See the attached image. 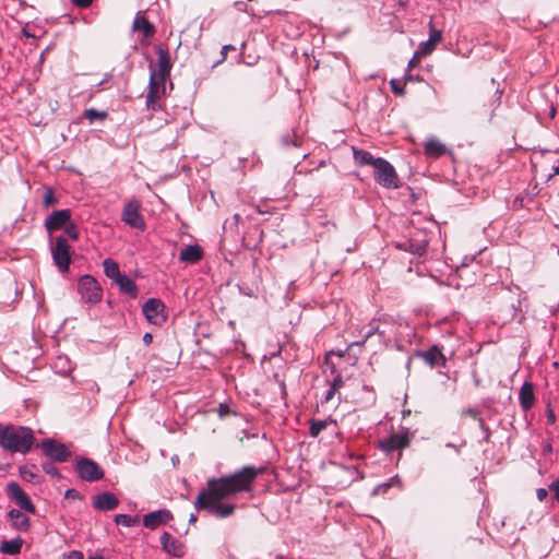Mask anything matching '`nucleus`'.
Instances as JSON below:
<instances>
[{
	"label": "nucleus",
	"mask_w": 559,
	"mask_h": 559,
	"mask_svg": "<svg viewBox=\"0 0 559 559\" xmlns=\"http://www.w3.org/2000/svg\"><path fill=\"white\" fill-rule=\"evenodd\" d=\"M262 471L263 468L248 465L233 474L209 479L206 488L199 492L194 508L206 510L219 519L233 515L236 506L222 503V500L251 492L254 481Z\"/></svg>",
	"instance_id": "f257e3e1"
},
{
	"label": "nucleus",
	"mask_w": 559,
	"mask_h": 559,
	"mask_svg": "<svg viewBox=\"0 0 559 559\" xmlns=\"http://www.w3.org/2000/svg\"><path fill=\"white\" fill-rule=\"evenodd\" d=\"M34 441L33 430L26 426L8 425L0 428V447L11 453H28Z\"/></svg>",
	"instance_id": "f03ea898"
},
{
	"label": "nucleus",
	"mask_w": 559,
	"mask_h": 559,
	"mask_svg": "<svg viewBox=\"0 0 559 559\" xmlns=\"http://www.w3.org/2000/svg\"><path fill=\"white\" fill-rule=\"evenodd\" d=\"M374 169V180L385 189H397L401 186L399 176L394 167L384 158L377 157Z\"/></svg>",
	"instance_id": "7ed1b4c3"
},
{
	"label": "nucleus",
	"mask_w": 559,
	"mask_h": 559,
	"mask_svg": "<svg viewBox=\"0 0 559 559\" xmlns=\"http://www.w3.org/2000/svg\"><path fill=\"white\" fill-rule=\"evenodd\" d=\"M165 82L159 81L157 76V69L153 68V64H150V81H148V91L146 94V108L151 111H158L162 109V104L159 102L160 94L165 93Z\"/></svg>",
	"instance_id": "20e7f679"
},
{
	"label": "nucleus",
	"mask_w": 559,
	"mask_h": 559,
	"mask_svg": "<svg viewBox=\"0 0 559 559\" xmlns=\"http://www.w3.org/2000/svg\"><path fill=\"white\" fill-rule=\"evenodd\" d=\"M78 292L83 301L97 304L102 300L103 290L98 282L88 274L83 275L78 283Z\"/></svg>",
	"instance_id": "39448f33"
},
{
	"label": "nucleus",
	"mask_w": 559,
	"mask_h": 559,
	"mask_svg": "<svg viewBox=\"0 0 559 559\" xmlns=\"http://www.w3.org/2000/svg\"><path fill=\"white\" fill-rule=\"evenodd\" d=\"M74 468L78 476L88 483L100 480L104 477L103 468L88 457L76 459Z\"/></svg>",
	"instance_id": "423d86ee"
},
{
	"label": "nucleus",
	"mask_w": 559,
	"mask_h": 559,
	"mask_svg": "<svg viewBox=\"0 0 559 559\" xmlns=\"http://www.w3.org/2000/svg\"><path fill=\"white\" fill-rule=\"evenodd\" d=\"M51 255L55 264L60 272H67L71 263V247L67 242V238L60 235L56 238L51 247Z\"/></svg>",
	"instance_id": "0eeeda50"
},
{
	"label": "nucleus",
	"mask_w": 559,
	"mask_h": 559,
	"mask_svg": "<svg viewBox=\"0 0 559 559\" xmlns=\"http://www.w3.org/2000/svg\"><path fill=\"white\" fill-rule=\"evenodd\" d=\"M142 312L145 319L154 325H162L167 320L166 307L158 298L146 300L142 307Z\"/></svg>",
	"instance_id": "6e6552de"
},
{
	"label": "nucleus",
	"mask_w": 559,
	"mask_h": 559,
	"mask_svg": "<svg viewBox=\"0 0 559 559\" xmlns=\"http://www.w3.org/2000/svg\"><path fill=\"white\" fill-rule=\"evenodd\" d=\"M141 203L136 199H132L127 202L122 210L121 219L122 222L130 226L131 228H135L139 230L145 229V222L143 216L140 213Z\"/></svg>",
	"instance_id": "1a4fd4ad"
},
{
	"label": "nucleus",
	"mask_w": 559,
	"mask_h": 559,
	"mask_svg": "<svg viewBox=\"0 0 559 559\" xmlns=\"http://www.w3.org/2000/svg\"><path fill=\"white\" fill-rule=\"evenodd\" d=\"M40 448L44 454L55 462L63 463L71 457V451L67 445L53 439H44L40 442Z\"/></svg>",
	"instance_id": "9d476101"
},
{
	"label": "nucleus",
	"mask_w": 559,
	"mask_h": 559,
	"mask_svg": "<svg viewBox=\"0 0 559 559\" xmlns=\"http://www.w3.org/2000/svg\"><path fill=\"white\" fill-rule=\"evenodd\" d=\"M5 492L22 510L32 514L36 513V507L16 481L8 483L5 486Z\"/></svg>",
	"instance_id": "9b49d317"
},
{
	"label": "nucleus",
	"mask_w": 559,
	"mask_h": 559,
	"mask_svg": "<svg viewBox=\"0 0 559 559\" xmlns=\"http://www.w3.org/2000/svg\"><path fill=\"white\" fill-rule=\"evenodd\" d=\"M71 221V211L62 209L52 211L45 219V228L48 233L63 228Z\"/></svg>",
	"instance_id": "f8f14e48"
},
{
	"label": "nucleus",
	"mask_w": 559,
	"mask_h": 559,
	"mask_svg": "<svg viewBox=\"0 0 559 559\" xmlns=\"http://www.w3.org/2000/svg\"><path fill=\"white\" fill-rule=\"evenodd\" d=\"M162 549L175 558H181L186 555V546L178 538L173 537L169 533L164 532L160 535Z\"/></svg>",
	"instance_id": "ddd939ff"
},
{
	"label": "nucleus",
	"mask_w": 559,
	"mask_h": 559,
	"mask_svg": "<svg viewBox=\"0 0 559 559\" xmlns=\"http://www.w3.org/2000/svg\"><path fill=\"white\" fill-rule=\"evenodd\" d=\"M173 520V513L167 509H159L146 513L143 516V525L148 530H155Z\"/></svg>",
	"instance_id": "4468645a"
},
{
	"label": "nucleus",
	"mask_w": 559,
	"mask_h": 559,
	"mask_svg": "<svg viewBox=\"0 0 559 559\" xmlns=\"http://www.w3.org/2000/svg\"><path fill=\"white\" fill-rule=\"evenodd\" d=\"M417 356L431 368L444 367L447 364V358L438 345H432L427 350L417 352Z\"/></svg>",
	"instance_id": "2eb2a0df"
},
{
	"label": "nucleus",
	"mask_w": 559,
	"mask_h": 559,
	"mask_svg": "<svg viewBox=\"0 0 559 559\" xmlns=\"http://www.w3.org/2000/svg\"><path fill=\"white\" fill-rule=\"evenodd\" d=\"M409 444V436L407 432L403 433H394L389 438H385L380 441V449L386 453L393 452L395 450H402Z\"/></svg>",
	"instance_id": "dca6fc26"
},
{
	"label": "nucleus",
	"mask_w": 559,
	"mask_h": 559,
	"mask_svg": "<svg viewBox=\"0 0 559 559\" xmlns=\"http://www.w3.org/2000/svg\"><path fill=\"white\" fill-rule=\"evenodd\" d=\"M442 40V32L440 29H436L432 24V19L429 22V37L426 41L421 43L418 47L419 53L421 56H429L435 50L437 44Z\"/></svg>",
	"instance_id": "f3484780"
},
{
	"label": "nucleus",
	"mask_w": 559,
	"mask_h": 559,
	"mask_svg": "<svg viewBox=\"0 0 559 559\" xmlns=\"http://www.w3.org/2000/svg\"><path fill=\"white\" fill-rule=\"evenodd\" d=\"M119 499L111 492L105 491L97 493L93 498V507L100 511H110L118 507Z\"/></svg>",
	"instance_id": "a211bd4d"
},
{
	"label": "nucleus",
	"mask_w": 559,
	"mask_h": 559,
	"mask_svg": "<svg viewBox=\"0 0 559 559\" xmlns=\"http://www.w3.org/2000/svg\"><path fill=\"white\" fill-rule=\"evenodd\" d=\"M157 55L158 60L156 66L153 64V68L157 69V76L159 78V81H166L171 69L169 52L167 49L158 47Z\"/></svg>",
	"instance_id": "6ab92c4d"
},
{
	"label": "nucleus",
	"mask_w": 559,
	"mask_h": 559,
	"mask_svg": "<svg viewBox=\"0 0 559 559\" xmlns=\"http://www.w3.org/2000/svg\"><path fill=\"white\" fill-rule=\"evenodd\" d=\"M203 251L199 245H188L181 249L179 261L187 264H194L202 259Z\"/></svg>",
	"instance_id": "aec40b11"
},
{
	"label": "nucleus",
	"mask_w": 559,
	"mask_h": 559,
	"mask_svg": "<svg viewBox=\"0 0 559 559\" xmlns=\"http://www.w3.org/2000/svg\"><path fill=\"white\" fill-rule=\"evenodd\" d=\"M8 516L11 520V526L14 530L20 532H27L31 528V520L22 511L11 509L8 513Z\"/></svg>",
	"instance_id": "412c9836"
},
{
	"label": "nucleus",
	"mask_w": 559,
	"mask_h": 559,
	"mask_svg": "<svg viewBox=\"0 0 559 559\" xmlns=\"http://www.w3.org/2000/svg\"><path fill=\"white\" fill-rule=\"evenodd\" d=\"M424 152L427 157L439 158L449 152L448 147L437 139H428L424 145Z\"/></svg>",
	"instance_id": "4be33fe9"
},
{
	"label": "nucleus",
	"mask_w": 559,
	"mask_h": 559,
	"mask_svg": "<svg viewBox=\"0 0 559 559\" xmlns=\"http://www.w3.org/2000/svg\"><path fill=\"white\" fill-rule=\"evenodd\" d=\"M519 402L524 411H528L535 403L534 386L531 382H524L519 394Z\"/></svg>",
	"instance_id": "5701e85b"
},
{
	"label": "nucleus",
	"mask_w": 559,
	"mask_h": 559,
	"mask_svg": "<svg viewBox=\"0 0 559 559\" xmlns=\"http://www.w3.org/2000/svg\"><path fill=\"white\" fill-rule=\"evenodd\" d=\"M115 283L118 285L119 290L131 298H136L139 294V289L135 285V282L129 277L127 274H121Z\"/></svg>",
	"instance_id": "b1692460"
},
{
	"label": "nucleus",
	"mask_w": 559,
	"mask_h": 559,
	"mask_svg": "<svg viewBox=\"0 0 559 559\" xmlns=\"http://www.w3.org/2000/svg\"><path fill=\"white\" fill-rule=\"evenodd\" d=\"M133 31L142 32L145 38H150L154 35L155 27L144 15L138 13L133 21Z\"/></svg>",
	"instance_id": "393cba45"
},
{
	"label": "nucleus",
	"mask_w": 559,
	"mask_h": 559,
	"mask_svg": "<svg viewBox=\"0 0 559 559\" xmlns=\"http://www.w3.org/2000/svg\"><path fill=\"white\" fill-rule=\"evenodd\" d=\"M330 425H336V420L332 417H328L325 419H310L309 436L312 438L319 437V435Z\"/></svg>",
	"instance_id": "a878e982"
},
{
	"label": "nucleus",
	"mask_w": 559,
	"mask_h": 559,
	"mask_svg": "<svg viewBox=\"0 0 559 559\" xmlns=\"http://www.w3.org/2000/svg\"><path fill=\"white\" fill-rule=\"evenodd\" d=\"M19 473L23 480L31 484L35 485L41 481V477L35 464L20 466Z\"/></svg>",
	"instance_id": "bb28decb"
},
{
	"label": "nucleus",
	"mask_w": 559,
	"mask_h": 559,
	"mask_svg": "<svg viewBox=\"0 0 559 559\" xmlns=\"http://www.w3.org/2000/svg\"><path fill=\"white\" fill-rule=\"evenodd\" d=\"M22 545L23 540L21 537L3 540L0 545V551L4 555H19L21 552Z\"/></svg>",
	"instance_id": "cd10ccee"
},
{
	"label": "nucleus",
	"mask_w": 559,
	"mask_h": 559,
	"mask_svg": "<svg viewBox=\"0 0 559 559\" xmlns=\"http://www.w3.org/2000/svg\"><path fill=\"white\" fill-rule=\"evenodd\" d=\"M353 151H354V160L357 165H359V166L370 165V166L374 167L377 157H373V155L370 152L365 151V150H357L355 147L353 148Z\"/></svg>",
	"instance_id": "c85d7f7f"
},
{
	"label": "nucleus",
	"mask_w": 559,
	"mask_h": 559,
	"mask_svg": "<svg viewBox=\"0 0 559 559\" xmlns=\"http://www.w3.org/2000/svg\"><path fill=\"white\" fill-rule=\"evenodd\" d=\"M407 241H409L408 252L421 257L426 253L427 247H428V240L426 237L423 238H411Z\"/></svg>",
	"instance_id": "c756f323"
},
{
	"label": "nucleus",
	"mask_w": 559,
	"mask_h": 559,
	"mask_svg": "<svg viewBox=\"0 0 559 559\" xmlns=\"http://www.w3.org/2000/svg\"><path fill=\"white\" fill-rule=\"evenodd\" d=\"M103 266L105 275L114 282L122 274L120 272L119 264L110 258L104 260Z\"/></svg>",
	"instance_id": "7c9ffc66"
},
{
	"label": "nucleus",
	"mask_w": 559,
	"mask_h": 559,
	"mask_svg": "<svg viewBox=\"0 0 559 559\" xmlns=\"http://www.w3.org/2000/svg\"><path fill=\"white\" fill-rule=\"evenodd\" d=\"M379 321H380V319L379 320L372 319L366 326H362L359 330V334H364L365 340H369L374 334H380L383 336L385 333H384V331L380 330Z\"/></svg>",
	"instance_id": "2f4dec72"
},
{
	"label": "nucleus",
	"mask_w": 559,
	"mask_h": 559,
	"mask_svg": "<svg viewBox=\"0 0 559 559\" xmlns=\"http://www.w3.org/2000/svg\"><path fill=\"white\" fill-rule=\"evenodd\" d=\"M114 521L117 525H122L124 527H131V526L135 525V523L138 522V516H132L129 514L120 513V514L115 515Z\"/></svg>",
	"instance_id": "473e14b6"
},
{
	"label": "nucleus",
	"mask_w": 559,
	"mask_h": 559,
	"mask_svg": "<svg viewBox=\"0 0 559 559\" xmlns=\"http://www.w3.org/2000/svg\"><path fill=\"white\" fill-rule=\"evenodd\" d=\"M108 116L107 111H99L95 108H88L84 111V117L88 119L90 122H94L95 120H103Z\"/></svg>",
	"instance_id": "72a5a7b5"
},
{
	"label": "nucleus",
	"mask_w": 559,
	"mask_h": 559,
	"mask_svg": "<svg viewBox=\"0 0 559 559\" xmlns=\"http://www.w3.org/2000/svg\"><path fill=\"white\" fill-rule=\"evenodd\" d=\"M41 468L47 475H49L53 478H57V479L61 478V474H60L58 467L53 463L44 462L41 464Z\"/></svg>",
	"instance_id": "f704fd0d"
},
{
	"label": "nucleus",
	"mask_w": 559,
	"mask_h": 559,
	"mask_svg": "<svg viewBox=\"0 0 559 559\" xmlns=\"http://www.w3.org/2000/svg\"><path fill=\"white\" fill-rule=\"evenodd\" d=\"M64 237L67 236L71 240H78L79 239V231L71 221L63 227Z\"/></svg>",
	"instance_id": "c9c22d12"
},
{
	"label": "nucleus",
	"mask_w": 559,
	"mask_h": 559,
	"mask_svg": "<svg viewBox=\"0 0 559 559\" xmlns=\"http://www.w3.org/2000/svg\"><path fill=\"white\" fill-rule=\"evenodd\" d=\"M58 200L55 198V191L52 188H47L44 193L43 203L45 207L57 204Z\"/></svg>",
	"instance_id": "e433bc0d"
},
{
	"label": "nucleus",
	"mask_w": 559,
	"mask_h": 559,
	"mask_svg": "<svg viewBox=\"0 0 559 559\" xmlns=\"http://www.w3.org/2000/svg\"><path fill=\"white\" fill-rule=\"evenodd\" d=\"M394 484H396L399 486L401 485V480L397 475L392 477L390 479V481L382 483V484L378 485L377 487H374V489L372 490V495H378V493H380V491H382V490L384 491L386 488H389L390 486H392Z\"/></svg>",
	"instance_id": "4c0bfd02"
},
{
	"label": "nucleus",
	"mask_w": 559,
	"mask_h": 559,
	"mask_svg": "<svg viewBox=\"0 0 559 559\" xmlns=\"http://www.w3.org/2000/svg\"><path fill=\"white\" fill-rule=\"evenodd\" d=\"M390 86H391V90L392 92L397 95V96H402L404 95L405 93V90L401 86L400 82L395 79H392L390 81Z\"/></svg>",
	"instance_id": "58836bf2"
},
{
	"label": "nucleus",
	"mask_w": 559,
	"mask_h": 559,
	"mask_svg": "<svg viewBox=\"0 0 559 559\" xmlns=\"http://www.w3.org/2000/svg\"><path fill=\"white\" fill-rule=\"evenodd\" d=\"M423 57L421 53H419V50L417 49L413 56V58L408 61V64H407V71H409L411 69L417 67V64L419 63V58Z\"/></svg>",
	"instance_id": "ea45409f"
},
{
	"label": "nucleus",
	"mask_w": 559,
	"mask_h": 559,
	"mask_svg": "<svg viewBox=\"0 0 559 559\" xmlns=\"http://www.w3.org/2000/svg\"><path fill=\"white\" fill-rule=\"evenodd\" d=\"M344 385V381L341 374H336L331 383V388H334L337 391L340 388Z\"/></svg>",
	"instance_id": "a19ab883"
},
{
	"label": "nucleus",
	"mask_w": 559,
	"mask_h": 559,
	"mask_svg": "<svg viewBox=\"0 0 559 559\" xmlns=\"http://www.w3.org/2000/svg\"><path fill=\"white\" fill-rule=\"evenodd\" d=\"M71 2L78 8L86 9L92 4L93 0H71Z\"/></svg>",
	"instance_id": "79ce46f5"
},
{
	"label": "nucleus",
	"mask_w": 559,
	"mask_h": 559,
	"mask_svg": "<svg viewBox=\"0 0 559 559\" xmlns=\"http://www.w3.org/2000/svg\"><path fill=\"white\" fill-rule=\"evenodd\" d=\"M230 413V409L227 404H219L217 408V414L221 418L226 417Z\"/></svg>",
	"instance_id": "37998d69"
},
{
	"label": "nucleus",
	"mask_w": 559,
	"mask_h": 559,
	"mask_svg": "<svg viewBox=\"0 0 559 559\" xmlns=\"http://www.w3.org/2000/svg\"><path fill=\"white\" fill-rule=\"evenodd\" d=\"M335 392H336V391L334 390V388H331V386H330V388L326 390V392H325V394H324V396H323V399H322V403H328V402H330V401L333 399V396H334Z\"/></svg>",
	"instance_id": "c03bdc74"
},
{
	"label": "nucleus",
	"mask_w": 559,
	"mask_h": 559,
	"mask_svg": "<svg viewBox=\"0 0 559 559\" xmlns=\"http://www.w3.org/2000/svg\"><path fill=\"white\" fill-rule=\"evenodd\" d=\"M64 559H84L83 552L78 550H72L68 555L64 556Z\"/></svg>",
	"instance_id": "a18cd8bd"
},
{
	"label": "nucleus",
	"mask_w": 559,
	"mask_h": 559,
	"mask_svg": "<svg viewBox=\"0 0 559 559\" xmlns=\"http://www.w3.org/2000/svg\"><path fill=\"white\" fill-rule=\"evenodd\" d=\"M230 50H236L235 46H233V45H225V46H223V48H222V61L226 59L227 52L230 51ZM218 62H221V60Z\"/></svg>",
	"instance_id": "49530a36"
},
{
	"label": "nucleus",
	"mask_w": 559,
	"mask_h": 559,
	"mask_svg": "<svg viewBox=\"0 0 559 559\" xmlns=\"http://www.w3.org/2000/svg\"><path fill=\"white\" fill-rule=\"evenodd\" d=\"M547 420L550 425H554L556 423L555 411L550 407L547 408Z\"/></svg>",
	"instance_id": "de8ad7c7"
},
{
	"label": "nucleus",
	"mask_w": 559,
	"mask_h": 559,
	"mask_svg": "<svg viewBox=\"0 0 559 559\" xmlns=\"http://www.w3.org/2000/svg\"><path fill=\"white\" fill-rule=\"evenodd\" d=\"M234 5L240 12H248L247 4L243 1H236Z\"/></svg>",
	"instance_id": "09e8293b"
},
{
	"label": "nucleus",
	"mask_w": 559,
	"mask_h": 559,
	"mask_svg": "<svg viewBox=\"0 0 559 559\" xmlns=\"http://www.w3.org/2000/svg\"><path fill=\"white\" fill-rule=\"evenodd\" d=\"M404 80L406 82H415L420 81L421 79L418 75H413L409 73V71H406V73L404 74Z\"/></svg>",
	"instance_id": "8fccbe9b"
},
{
	"label": "nucleus",
	"mask_w": 559,
	"mask_h": 559,
	"mask_svg": "<svg viewBox=\"0 0 559 559\" xmlns=\"http://www.w3.org/2000/svg\"><path fill=\"white\" fill-rule=\"evenodd\" d=\"M548 492L545 488H538L536 490V496L539 501H543L547 497Z\"/></svg>",
	"instance_id": "3c124183"
},
{
	"label": "nucleus",
	"mask_w": 559,
	"mask_h": 559,
	"mask_svg": "<svg viewBox=\"0 0 559 559\" xmlns=\"http://www.w3.org/2000/svg\"><path fill=\"white\" fill-rule=\"evenodd\" d=\"M395 247H396L397 249L403 250V251H406V252H408V248H411V247H409V241H407V240L402 241V242H397V243L395 245Z\"/></svg>",
	"instance_id": "603ef678"
},
{
	"label": "nucleus",
	"mask_w": 559,
	"mask_h": 559,
	"mask_svg": "<svg viewBox=\"0 0 559 559\" xmlns=\"http://www.w3.org/2000/svg\"><path fill=\"white\" fill-rule=\"evenodd\" d=\"M361 335V338H359V341H355L353 343H350L349 347H353V346H364L366 344V342L368 340H365V335L364 334H360Z\"/></svg>",
	"instance_id": "864d4df0"
},
{
	"label": "nucleus",
	"mask_w": 559,
	"mask_h": 559,
	"mask_svg": "<svg viewBox=\"0 0 559 559\" xmlns=\"http://www.w3.org/2000/svg\"><path fill=\"white\" fill-rule=\"evenodd\" d=\"M282 143L285 145V146H288V145H297V143L293 140H290L289 135H285L282 138Z\"/></svg>",
	"instance_id": "5fc2aeb1"
},
{
	"label": "nucleus",
	"mask_w": 559,
	"mask_h": 559,
	"mask_svg": "<svg viewBox=\"0 0 559 559\" xmlns=\"http://www.w3.org/2000/svg\"><path fill=\"white\" fill-rule=\"evenodd\" d=\"M550 488L555 490L556 498L559 501V480L552 481Z\"/></svg>",
	"instance_id": "6e6d98bb"
},
{
	"label": "nucleus",
	"mask_w": 559,
	"mask_h": 559,
	"mask_svg": "<svg viewBox=\"0 0 559 559\" xmlns=\"http://www.w3.org/2000/svg\"><path fill=\"white\" fill-rule=\"evenodd\" d=\"M153 342V335L151 333H145L143 335V343L145 345H150Z\"/></svg>",
	"instance_id": "4d7b16f0"
},
{
	"label": "nucleus",
	"mask_w": 559,
	"mask_h": 559,
	"mask_svg": "<svg viewBox=\"0 0 559 559\" xmlns=\"http://www.w3.org/2000/svg\"><path fill=\"white\" fill-rule=\"evenodd\" d=\"M480 428H481V429L484 430V432H485V439H486V440H488V439H489V435H490V430H489V428H488V427H486V426L484 425V423H483L481 420H480Z\"/></svg>",
	"instance_id": "13d9d810"
},
{
	"label": "nucleus",
	"mask_w": 559,
	"mask_h": 559,
	"mask_svg": "<svg viewBox=\"0 0 559 559\" xmlns=\"http://www.w3.org/2000/svg\"><path fill=\"white\" fill-rule=\"evenodd\" d=\"M557 175H559V166L554 167V171H552V174L549 175L548 179H550L551 177L557 176Z\"/></svg>",
	"instance_id": "bf43d9fd"
},
{
	"label": "nucleus",
	"mask_w": 559,
	"mask_h": 559,
	"mask_svg": "<svg viewBox=\"0 0 559 559\" xmlns=\"http://www.w3.org/2000/svg\"><path fill=\"white\" fill-rule=\"evenodd\" d=\"M74 493H75V490H74V489H68V490L66 491V497H72Z\"/></svg>",
	"instance_id": "052dcab7"
},
{
	"label": "nucleus",
	"mask_w": 559,
	"mask_h": 559,
	"mask_svg": "<svg viewBox=\"0 0 559 559\" xmlns=\"http://www.w3.org/2000/svg\"><path fill=\"white\" fill-rule=\"evenodd\" d=\"M195 521H197V515H195V514H193V513H192V514H190V516H189V523H190V524H192V523H194Z\"/></svg>",
	"instance_id": "680f3d73"
},
{
	"label": "nucleus",
	"mask_w": 559,
	"mask_h": 559,
	"mask_svg": "<svg viewBox=\"0 0 559 559\" xmlns=\"http://www.w3.org/2000/svg\"><path fill=\"white\" fill-rule=\"evenodd\" d=\"M23 34L25 37H34V35L28 33L26 28H23Z\"/></svg>",
	"instance_id": "e2e57ef3"
},
{
	"label": "nucleus",
	"mask_w": 559,
	"mask_h": 559,
	"mask_svg": "<svg viewBox=\"0 0 559 559\" xmlns=\"http://www.w3.org/2000/svg\"><path fill=\"white\" fill-rule=\"evenodd\" d=\"M87 559H105V558L103 556L95 555V556H90Z\"/></svg>",
	"instance_id": "0e129e2a"
},
{
	"label": "nucleus",
	"mask_w": 559,
	"mask_h": 559,
	"mask_svg": "<svg viewBox=\"0 0 559 559\" xmlns=\"http://www.w3.org/2000/svg\"><path fill=\"white\" fill-rule=\"evenodd\" d=\"M551 450H552L551 444L547 443V445L545 447V451L551 452Z\"/></svg>",
	"instance_id": "69168bd1"
}]
</instances>
